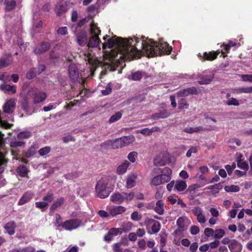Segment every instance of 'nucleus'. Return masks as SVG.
Here are the masks:
<instances>
[{
  "mask_svg": "<svg viewBox=\"0 0 252 252\" xmlns=\"http://www.w3.org/2000/svg\"><path fill=\"white\" fill-rule=\"evenodd\" d=\"M103 40V50L107 47L113 49L110 52L104 54L102 60L94 57L90 52L85 54V60L92 66L91 70L93 68L95 69L97 66H102L110 71H114L116 67H124L126 60L139 58L142 53L146 54L148 57H153L169 54L172 50V47L166 42L159 41L156 43L143 36L123 39L116 36L109 37V35H106Z\"/></svg>",
  "mask_w": 252,
  "mask_h": 252,
  "instance_id": "f257e3e1",
  "label": "nucleus"
},
{
  "mask_svg": "<svg viewBox=\"0 0 252 252\" xmlns=\"http://www.w3.org/2000/svg\"><path fill=\"white\" fill-rule=\"evenodd\" d=\"M108 184V181L103 178L97 182L95 186V190L99 197L105 198L110 194L112 189L107 187Z\"/></svg>",
  "mask_w": 252,
  "mask_h": 252,
  "instance_id": "f03ea898",
  "label": "nucleus"
},
{
  "mask_svg": "<svg viewBox=\"0 0 252 252\" xmlns=\"http://www.w3.org/2000/svg\"><path fill=\"white\" fill-rule=\"evenodd\" d=\"M90 32L92 36L89 40L88 46L89 47H95L100 44V41L98 35L100 33V30L97 24L92 22L90 26Z\"/></svg>",
  "mask_w": 252,
  "mask_h": 252,
  "instance_id": "7ed1b4c3",
  "label": "nucleus"
},
{
  "mask_svg": "<svg viewBox=\"0 0 252 252\" xmlns=\"http://www.w3.org/2000/svg\"><path fill=\"white\" fill-rule=\"evenodd\" d=\"M135 140V138L132 135L123 136L113 141L112 143V147L113 149L122 148L132 143Z\"/></svg>",
  "mask_w": 252,
  "mask_h": 252,
  "instance_id": "20e7f679",
  "label": "nucleus"
},
{
  "mask_svg": "<svg viewBox=\"0 0 252 252\" xmlns=\"http://www.w3.org/2000/svg\"><path fill=\"white\" fill-rule=\"evenodd\" d=\"M81 221L78 219H70L62 223V227L69 231L76 229L80 225Z\"/></svg>",
  "mask_w": 252,
  "mask_h": 252,
  "instance_id": "39448f33",
  "label": "nucleus"
},
{
  "mask_svg": "<svg viewBox=\"0 0 252 252\" xmlns=\"http://www.w3.org/2000/svg\"><path fill=\"white\" fill-rule=\"evenodd\" d=\"M68 73L70 78L73 81L77 80L79 78V73L75 64H70L68 67Z\"/></svg>",
  "mask_w": 252,
  "mask_h": 252,
  "instance_id": "423d86ee",
  "label": "nucleus"
},
{
  "mask_svg": "<svg viewBox=\"0 0 252 252\" xmlns=\"http://www.w3.org/2000/svg\"><path fill=\"white\" fill-rule=\"evenodd\" d=\"M197 94V91L195 87H192L187 89L182 90L178 92L176 95L177 96L183 97L187 96L190 94Z\"/></svg>",
  "mask_w": 252,
  "mask_h": 252,
  "instance_id": "0eeeda50",
  "label": "nucleus"
},
{
  "mask_svg": "<svg viewBox=\"0 0 252 252\" xmlns=\"http://www.w3.org/2000/svg\"><path fill=\"white\" fill-rule=\"evenodd\" d=\"M34 194L31 191H27L22 195L19 199L18 205L22 206L30 202L33 197Z\"/></svg>",
  "mask_w": 252,
  "mask_h": 252,
  "instance_id": "6e6552de",
  "label": "nucleus"
},
{
  "mask_svg": "<svg viewBox=\"0 0 252 252\" xmlns=\"http://www.w3.org/2000/svg\"><path fill=\"white\" fill-rule=\"evenodd\" d=\"M16 227V224L14 221H9L3 227L4 229V233H7L9 235L12 236L15 234Z\"/></svg>",
  "mask_w": 252,
  "mask_h": 252,
  "instance_id": "1a4fd4ad",
  "label": "nucleus"
},
{
  "mask_svg": "<svg viewBox=\"0 0 252 252\" xmlns=\"http://www.w3.org/2000/svg\"><path fill=\"white\" fill-rule=\"evenodd\" d=\"M162 174L160 175L162 184L168 182L171 179L172 170L168 167H165L162 171Z\"/></svg>",
  "mask_w": 252,
  "mask_h": 252,
  "instance_id": "9d476101",
  "label": "nucleus"
},
{
  "mask_svg": "<svg viewBox=\"0 0 252 252\" xmlns=\"http://www.w3.org/2000/svg\"><path fill=\"white\" fill-rule=\"evenodd\" d=\"M46 97V94L40 91L35 92L32 95L33 101L35 103H38L43 101Z\"/></svg>",
  "mask_w": 252,
  "mask_h": 252,
  "instance_id": "9b49d317",
  "label": "nucleus"
},
{
  "mask_svg": "<svg viewBox=\"0 0 252 252\" xmlns=\"http://www.w3.org/2000/svg\"><path fill=\"white\" fill-rule=\"evenodd\" d=\"M15 104L16 102L14 99H11L7 100L3 105V111L6 113H11L15 108Z\"/></svg>",
  "mask_w": 252,
  "mask_h": 252,
  "instance_id": "f8f14e48",
  "label": "nucleus"
},
{
  "mask_svg": "<svg viewBox=\"0 0 252 252\" xmlns=\"http://www.w3.org/2000/svg\"><path fill=\"white\" fill-rule=\"evenodd\" d=\"M200 187V186L198 184H193L189 187L186 192L189 194L190 199H193L195 197L197 196L196 190Z\"/></svg>",
  "mask_w": 252,
  "mask_h": 252,
  "instance_id": "ddd939ff",
  "label": "nucleus"
},
{
  "mask_svg": "<svg viewBox=\"0 0 252 252\" xmlns=\"http://www.w3.org/2000/svg\"><path fill=\"white\" fill-rule=\"evenodd\" d=\"M77 41L79 45L84 46L87 43V34L85 31H81L76 36Z\"/></svg>",
  "mask_w": 252,
  "mask_h": 252,
  "instance_id": "4468645a",
  "label": "nucleus"
},
{
  "mask_svg": "<svg viewBox=\"0 0 252 252\" xmlns=\"http://www.w3.org/2000/svg\"><path fill=\"white\" fill-rule=\"evenodd\" d=\"M50 44L48 42H42L38 45L34 50V53L36 55L43 54L50 48Z\"/></svg>",
  "mask_w": 252,
  "mask_h": 252,
  "instance_id": "2eb2a0df",
  "label": "nucleus"
},
{
  "mask_svg": "<svg viewBox=\"0 0 252 252\" xmlns=\"http://www.w3.org/2000/svg\"><path fill=\"white\" fill-rule=\"evenodd\" d=\"M65 202V199L63 197L58 198L54 201L50 207V212H54L58 208L63 205Z\"/></svg>",
  "mask_w": 252,
  "mask_h": 252,
  "instance_id": "dca6fc26",
  "label": "nucleus"
},
{
  "mask_svg": "<svg viewBox=\"0 0 252 252\" xmlns=\"http://www.w3.org/2000/svg\"><path fill=\"white\" fill-rule=\"evenodd\" d=\"M137 176L134 174L130 175L127 177L126 187L127 189H131L136 185V180Z\"/></svg>",
  "mask_w": 252,
  "mask_h": 252,
  "instance_id": "f3484780",
  "label": "nucleus"
},
{
  "mask_svg": "<svg viewBox=\"0 0 252 252\" xmlns=\"http://www.w3.org/2000/svg\"><path fill=\"white\" fill-rule=\"evenodd\" d=\"M126 210L125 207L122 206H119L114 207L110 210L109 213L110 214L112 217H115L118 215L121 214L125 212Z\"/></svg>",
  "mask_w": 252,
  "mask_h": 252,
  "instance_id": "a211bd4d",
  "label": "nucleus"
},
{
  "mask_svg": "<svg viewBox=\"0 0 252 252\" xmlns=\"http://www.w3.org/2000/svg\"><path fill=\"white\" fill-rule=\"evenodd\" d=\"M159 130L158 127H153L152 128H145L142 129L137 130L136 133H140L145 136H149L152 134L154 132L158 131Z\"/></svg>",
  "mask_w": 252,
  "mask_h": 252,
  "instance_id": "6ab92c4d",
  "label": "nucleus"
},
{
  "mask_svg": "<svg viewBox=\"0 0 252 252\" xmlns=\"http://www.w3.org/2000/svg\"><path fill=\"white\" fill-rule=\"evenodd\" d=\"M177 225L179 228L175 231V233L176 234H178V233H181L186 230L185 220L184 218L180 217L177 220Z\"/></svg>",
  "mask_w": 252,
  "mask_h": 252,
  "instance_id": "aec40b11",
  "label": "nucleus"
},
{
  "mask_svg": "<svg viewBox=\"0 0 252 252\" xmlns=\"http://www.w3.org/2000/svg\"><path fill=\"white\" fill-rule=\"evenodd\" d=\"M111 200L114 203H122L124 201L123 192L113 193L111 196Z\"/></svg>",
  "mask_w": 252,
  "mask_h": 252,
  "instance_id": "412c9836",
  "label": "nucleus"
},
{
  "mask_svg": "<svg viewBox=\"0 0 252 252\" xmlns=\"http://www.w3.org/2000/svg\"><path fill=\"white\" fill-rule=\"evenodd\" d=\"M43 23L41 20H34L33 22V25L32 29V33L33 34L38 32L42 28Z\"/></svg>",
  "mask_w": 252,
  "mask_h": 252,
  "instance_id": "4be33fe9",
  "label": "nucleus"
},
{
  "mask_svg": "<svg viewBox=\"0 0 252 252\" xmlns=\"http://www.w3.org/2000/svg\"><path fill=\"white\" fill-rule=\"evenodd\" d=\"M154 210L160 215H162L164 214V203L162 200H159L156 202Z\"/></svg>",
  "mask_w": 252,
  "mask_h": 252,
  "instance_id": "5701e85b",
  "label": "nucleus"
},
{
  "mask_svg": "<svg viewBox=\"0 0 252 252\" xmlns=\"http://www.w3.org/2000/svg\"><path fill=\"white\" fill-rule=\"evenodd\" d=\"M218 55L217 52H205L203 53V56H201L200 54H199V56L201 57V59H202L204 60H213L215 59Z\"/></svg>",
  "mask_w": 252,
  "mask_h": 252,
  "instance_id": "b1692460",
  "label": "nucleus"
},
{
  "mask_svg": "<svg viewBox=\"0 0 252 252\" xmlns=\"http://www.w3.org/2000/svg\"><path fill=\"white\" fill-rule=\"evenodd\" d=\"M129 165V163L127 161H125L124 163L119 165L117 168V173L119 175L124 174Z\"/></svg>",
  "mask_w": 252,
  "mask_h": 252,
  "instance_id": "393cba45",
  "label": "nucleus"
},
{
  "mask_svg": "<svg viewBox=\"0 0 252 252\" xmlns=\"http://www.w3.org/2000/svg\"><path fill=\"white\" fill-rule=\"evenodd\" d=\"M186 182L184 180H177L175 185V189L178 191L184 190L187 188Z\"/></svg>",
  "mask_w": 252,
  "mask_h": 252,
  "instance_id": "a878e982",
  "label": "nucleus"
},
{
  "mask_svg": "<svg viewBox=\"0 0 252 252\" xmlns=\"http://www.w3.org/2000/svg\"><path fill=\"white\" fill-rule=\"evenodd\" d=\"M66 11V7L63 2H60L56 5L55 11L58 16H61Z\"/></svg>",
  "mask_w": 252,
  "mask_h": 252,
  "instance_id": "bb28decb",
  "label": "nucleus"
},
{
  "mask_svg": "<svg viewBox=\"0 0 252 252\" xmlns=\"http://www.w3.org/2000/svg\"><path fill=\"white\" fill-rule=\"evenodd\" d=\"M9 144L11 147L17 148L24 146L25 143L23 141L18 140L15 138H14L10 139Z\"/></svg>",
  "mask_w": 252,
  "mask_h": 252,
  "instance_id": "cd10ccee",
  "label": "nucleus"
},
{
  "mask_svg": "<svg viewBox=\"0 0 252 252\" xmlns=\"http://www.w3.org/2000/svg\"><path fill=\"white\" fill-rule=\"evenodd\" d=\"M244 158H237V165L238 167L242 169L245 170L246 171L249 169L248 163L244 161Z\"/></svg>",
  "mask_w": 252,
  "mask_h": 252,
  "instance_id": "c85d7f7f",
  "label": "nucleus"
},
{
  "mask_svg": "<svg viewBox=\"0 0 252 252\" xmlns=\"http://www.w3.org/2000/svg\"><path fill=\"white\" fill-rule=\"evenodd\" d=\"M17 172L19 175L23 177H27L28 171L25 165H20L17 169Z\"/></svg>",
  "mask_w": 252,
  "mask_h": 252,
  "instance_id": "c756f323",
  "label": "nucleus"
},
{
  "mask_svg": "<svg viewBox=\"0 0 252 252\" xmlns=\"http://www.w3.org/2000/svg\"><path fill=\"white\" fill-rule=\"evenodd\" d=\"M0 89L4 92H10L13 94L16 92V88L14 86H11L7 84L1 85Z\"/></svg>",
  "mask_w": 252,
  "mask_h": 252,
  "instance_id": "7c9ffc66",
  "label": "nucleus"
},
{
  "mask_svg": "<svg viewBox=\"0 0 252 252\" xmlns=\"http://www.w3.org/2000/svg\"><path fill=\"white\" fill-rule=\"evenodd\" d=\"M32 136V133L29 130H24L19 132L17 135V138L19 139H28Z\"/></svg>",
  "mask_w": 252,
  "mask_h": 252,
  "instance_id": "2f4dec72",
  "label": "nucleus"
},
{
  "mask_svg": "<svg viewBox=\"0 0 252 252\" xmlns=\"http://www.w3.org/2000/svg\"><path fill=\"white\" fill-rule=\"evenodd\" d=\"M8 162L7 158L0 160V179L3 178L2 173L4 172L5 167L7 166Z\"/></svg>",
  "mask_w": 252,
  "mask_h": 252,
  "instance_id": "473e14b6",
  "label": "nucleus"
},
{
  "mask_svg": "<svg viewBox=\"0 0 252 252\" xmlns=\"http://www.w3.org/2000/svg\"><path fill=\"white\" fill-rule=\"evenodd\" d=\"M35 207L40 209L42 211H44L48 206V203L44 201L36 202Z\"/></svg>",
  "mask_w": 252,
  "mask_h": 252,
  "instance_id": "72a5a7b5",
  "label": "nucleus"
},
{
  "mask_svg": "<svg viewBox=\"0 0 252 252\" xmlns=\"http://www.w3.org/2000/svg\"><path fill=\"white\" fill-rule=\"evenodd\" d=\"M240 245L236 240H233L231 242L230 244L228 246V247L231 252H237V248Z\"/></svg>",
  "mask_w": 252,
  "mask_h": 252,
  "instance_id": "f704fd0d",
  "label": "nucleus"
},
{
  "mask_svg": "<svg viewBox=\"0 0 252 252\" xmlns=\"http://www.w3.org/2000/svg\"><path fill=\"white\" fill-rule=\"evenodd\" d=\"M225 233L223 229H216L215 231L214 238L215 239H220L221 238L225 235Z\"/></svg>",
  "mask_w": 252,
  "mask_h": 252,
  "instance_id": "c9c22d12",
  "label": "nucleus"
},
{
  "mask_svg": "<svg viewBox=\"0 0 252 252\" xmlns=\"http://www.w3.org/2000/svg\"><path fill=\"white\" fill-rule=\"evenodd\" d=\"M212 76H203L198 83L200 85L209 84L212 81Z\"/></svg>",
  "mask_w": 252,
  "mask_h": 252,
  "instance_id": "e433bc0d",
  "label": "nucleus"
},
{
  "mask_svg": "<svg viewBox=\"0 0 252 252\" xmlns=\"http://www.w3.org/2000/svg\"><path fill=\"white\" fill-rule=\"evenodd\" d=\"M4 3L6 5V9L7 10H10L13 9L16 4V2L14 0H5Z\"/></svg>",
  "mask_w": 252,
  "mask_h": 252,
  "instance_id": "4c0bfd02",
  "label": "nucleus"
},
{
  "mask_svg": "<svg viewBox=\"0 0 252 252\" xmlns=\"http://www.w3.org/2000/svg\"><path fill=\"white\" fill-rule=\"evenodd\" d=\"M166 158H154V164L157 166H162L166 165L167 161Z\"/></svg>",
  "mask_w": 252,
  "mask_h": 252,
  "instance_id": "58836bf2",
  "label": "nucleus"
},
{
  "mask_svg": "<svg viewBox=\"0 0 252 252\" xmlns=\"http://www.w3.org/2000/svg\"><path fill=\"white\" fill-rule=\"evenodd\" d=\"M203 129L202 126L188 127L185 129V131L189 133H192L199 131Z\"/></svg>",
  "mask_w": 252,
  "mask_h": 252,
  "instance_id": "ea45409f",
  "label": "nucleus"
},
{
  "mask_svg": "<svg viewBox=\"0 0 252 252\" xmlns=\"http://www.w3.org/2000/svg\"><path fill=\"white\" fill-rule=\"evenodd\" d=\"M169 116V113L167 112H164L163 113L161 112L153 115V118L154 119H158L159 118L164 119L168 117Z\"/></svg>",
  "mask_w": 252,
  "mask_h": 252,
  "instance_id": "a19ab883",
  "label": "nucleus"
},
{
  "mask_svg": "<svg viewBox=\"0 0 252 252\" xmlns=\"http://www.w3.org/2000/svg\"><path fill=\"white\" fill-rule=\"evenodd\" d=\"M225 190L227 192H238L240 190V188L236 185H231L230 186H225Z\"/></svg>",
  "mask_w": 252,
  "mask_h": 252,
  "instance_id": "79ce46f5",
  "label": "nucleus"
},
{
  "mask_svg": "<svg viewBox=\"0 0 252 252\" xmlns=\"http://www.w3.org/2000/svg\"><path fill=\"white\" fill-rule=\"evenodd\" d=\"M189 105L186 99L184 98L181 99L178 102V108L180 109H187L188 108Z\"/></svg>",
  "mask_w": 252,
  "mask_h": 252,
  "instance_id": "37998d69",
  "label": "nucleus"
},
{
  "mask_svg": "<svg viewBox=\"0 0 252 252\" xmlns=\"http://www.w3.org/2000/svg\"><path fill=\"white\" fill-rule=\"evenodd\" d=\"M109 234L116 236L119 234H122V231L121 228H112L109 230Z\"/></svg>",
  "mask_w": 252,
  "mask_h": 252,
  "instance_id": "c03bdc74",
  "label": "nucleus"
},
{
  "mask_svg": "<svg viewBox=\"0 0 252 252\" xmlns=\"http://www.w3.org/2000/svg\"><path fill=\"white\" fill-rule=\"evenodd\" d=\"M121 117L122 113L120 112H118L110 117L109 122L110 123L115 122L119 120Z\"/></svg>",
  "mask_w": 252,
  "mask_h": 252,
  "instance_id": "a18cd8bd",
  "label": "nucleus"
},
{
  "mask_svg": "<svg viewBox=\"0 0 252 252\" xmlns=\"http://www.w3.org/2000/svg\"><path fill=\"white\" fill-rule=\"evenodd\" d=\"M142 73L141 72L137 71L133 73L130 77L128 78L132 80L137 81L140 80L142 78Z\"/></svg>",
  "mask_w": 252,
  "mask_h": 252,
  "instance_id": "49530a36",
  "label": "nucleus"
},
{
  "mask_svg": "<svg viewBox=\"0 0 252 252\" xmlns=\"http://www.w3.org/2000/svg\"><path fill=\"white\" fill-rule=\"evenodd\" d=\"M152 184L154 186H158L162 184L160 175L154 177L152 180Z\"/></svg>",
  "mask_w": 252,
  "mask_h": 252,
  "instance_id": "de8ad7c7",
  "label": "nucleus"
},
{
  "mask_svg": "<svg viewBox=\"0 0 252 252\" xmlns=\"http://www.w3.org/2000/svg\"><path fill=\"white\" fill-rule=\"evenodd\" d=\"M12 61L9 58L4 59L1 58L0 59V67H3L10 64Z\"/></svg>",
  "mask_w": 252,
  "mask_h": 252,
  "instance_id": "09e8293b",
  "label": "nucleus"
},
{
  "mask_svg": "<svg viewBox=\"0 0 252 252\" xmlns=\"http://www.w3.org/2000/svg\"><path fill=\"white\" fill-rule=\"evenodd\" d=\"M160 229V224L158 221H155L152 226V230L154 233H158Z\"/></svg>",
  "mask_w": 252,
  "mask_h": 252,
  "instance_id": "8fccbe9b",
  "label": "nucleus"
},
{
  "mask_svg": "<svg viewBox=\"0 0 252 252\" xmlns=\"http://www.w3.org/2000/svg\"><path fill=\"white\" fill-rule=\"evenodd\" d=\"M124 196V200L131 201L134 196V193L133 192H130L129 193L123 192Z\"/></svg>",
  "mask_w": 252,
  "mask_h": 252,
  "instance_id": "3c124183",
  "label": "nucleus"
},
{
  "mask_svg": "<svg viewBox=\"0 0 252 252\" xmlns=\"http://www.w3.org/2000/svg\"><path fill=\"white\" fill-rule=\"evenodd\" d=\"M133 224L131 222L128 221L123 225L122 229V232H128L130 231L132 227Z\"/></svg>",
  "mask_w": 252,
  "mask_h": 252,
  "instance_id": "603ef678",
  "label": "nucleus"
},
{
  "mask_svg": "<svg viewBox=\"0 0 252 252\" xmlns=\"http://www.w3.org/2000/svg\"><path fill=\"white\" fill-rule=\"evenodd\" d=\"M57 34L61 35H65L68 33V30L66 27H60L57 31Z\"/></svg>",
  "mask_w": 252,
  "mask_h": 252,
  "instance_id": "864d4df0",
  "label": "nucleus"
},
{
  "mask_svg": "<svg viewBox=\"0 0 252 252\" xmlns=\"http://www.w3.org/2000/svg\"><path fill=\"white\" fill-rule=\"evenodd\" d=\"M54 198V194L52 193H49L46 195L44 196L42 198V200L46 202H52Z\"/></svg>",
  "mask_w": 252,
  "mask_h": 252,
  "instance_id": "5fc2aeb1",
  "label": "nucleus"
},
{
  "mask_svg": "<svg viewBox=\"0 0 252 252\" xmlns=\"http://www.w3.org/2000/svg\"><path fill=\"white\" fill-rule=\"evenodd\" d=\"M3 134L0 132V158H4L5 155L3 154L2 146L3 144Z\"/></svg>",
  "mask_w": 252,
  "mask_h": 252,
  "instance_id": "6e6d98bb",
  "label": "nucleus"
},
{
  "mask_svg": "<svg viewBox=\"0 0 252 252\" xmlns=\"http://www.w3.org/2000/svg\"><path fill=\"white\" fill-rule=\"evenodd\" d=\"M241 77L242 81L252 83V74H242Z\"/></svg>",
  "mask_w": 252,
  "mask_h": 252,
  "instance_id": "4d7b16f0",
  "label": "nucleus"
},
{
  "mask_svg": "<svg viewBox=\"0 0 252 252\" xmlns=\"http://www.w3.org/2000/svg\"><path fill=\"white\" fill-rule=\"evenodd\" d=\"M131 219L133 220L138 221L141 220L142 216L137 211L133 212L131 215Z\"/></svg>",
  "mask_w": 252,
  "mask_h": 252,
  "instance_id": "13d9d810",
  "label": "nucleus"
},
{
  "mask_svg": "<svg viewBox=\"0 0 252 252\" xmlns=\"http://www.w3.org/2000/svg\"><path fill=\"white\" fill-rule=\"evenodd\" d=\"M37 75V73L36 72V69L33 68L31 70H30L27 74V77L29 79H31L36 76Z\"/></svg>",
  "mask_w": 252,
  "mask_h": 252,
  "instance_id": "bf43d9fd",
  "label": "nucleus"
},
{
  "mask_svg": "<svg viewBox=\"0 0 252 252\" xmlns=\"http://www.w3.org/2000/svg\"><path fill=\"white\" fill-rule=\"evenodd\" d=\"M236 45V43L235 42H234L232 41H229L228 43L227 44H226V45H223V49H222L221 50V52L222 54H224V51L223 50H224L225 51H227L230 47H233L234 46Z\"/></svg>",
  "mask_w": 252,
  "mask_h": 252,
  "instance_id": "052dcab7",
  "label": "nucleus"
},
{
  "mask_svg": "<svg viewBox=\"0 0 252 252\" xmlns=\"http://www.w3.org/2000/svg\"><path fill=\"white\" fill-rule=\"evenodd\" d=\"M226 104L228 105L238 106L239 105V101L235 98H231L226 102Z\"/></svg>",
  "mask_w": 252,
  "mask_h": 252,
  "instance_id": "680f3d73",
  "label": "nucleus"
},
{
  "mask_svg": "<svg viewBox=\"0 0 252 252\" xmlns=\"http://www.w3.org/2000/svg\"><path fill=\"white\" fill-rule=\"evenodd\" d=\"M214 233L215 231L212 228L207 227L204 229L205 235L207 237L214 236Z\"/></svg>",
  "mask_w": 252,
  "mask_h": 252,
  "instance_id": "e2e57ef3",
  "label": "nucleus"
},
{
  "mask_svg": "<svg viewBox=\"0 0 252 252\" xmlns=\"http://www.w3.org/2000/svg\"><path fill=\"white\" fill-rule=\"evenodd\" d=\"M111 86H112L111 84L109 83L106 87L105 89L102 90L101 91L102 94L104 95H107L109 94L111 92V91H112Z\"/></svg>",
  "mask_w": 252,
  "mask_h": 252,
  "instance_id": "0e129e2a",
  "label": "nucleus"
},
{
  "mask_svg": "<svg viewBox=\"0 0 252 252\" xmlns=\"http://www.w3.org/2000/svg\"><path fill=\"white\" fill-rule=\"evenodd\" d=\"M50 151V148L49 147H45L40 149L39 150V153L41 156H44L49 153Z\"/></svg>",
  "mask_w": 252,
  "mask_h": 252,
  "instance_id": "69168bd1",
  "label": "nucleus"
},
{
  "mask_svg": "<svg viewBox=\"0 0 252 252\" xmlns=\"http://www.w3.org/2000/svg\"><path fill=\"white\" fill-rule=\"evenodd\" d=\"M122 243H117L113 244V250L114 252H120L122 251V248H121Z\"/></svg>",
  "mask_w": 252,
  "mask_h": 252,
  "instance_id": "338daca9",
  "label": "nucleus"
},
{
  "mask_svg": "<svg viewBox=\"0 0 252 252\" xmlns=\"http://www.w3.org/2000/svg\"><path fill=\"white\" fill-rule=\"evenodd\" d=\"M78 18V13L76 10H73L71 12V19L73 22L77 21Z\"/></svg>",
  "mask_w": 252,
  "mask_h": 252,
  "instance_id": "774afa93",
  "label": "nucleus"
}]
</instances>
